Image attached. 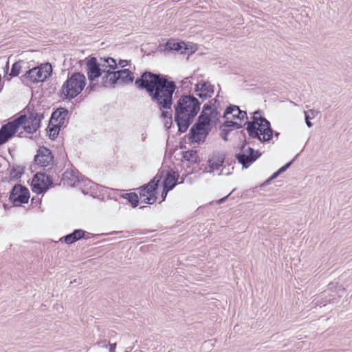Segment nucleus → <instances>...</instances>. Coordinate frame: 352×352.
<instances>
[{
  "label": "nucleus",
  "instance_id": "6",
  "mask_svg": "<svg viewBox=\"0 0 352 352\" xmlns=\"http://www.w3.org/2000/svg\"><path fill=\"white\" fill-rule=\"evenodd\" d=\"M42 118V115L31 113L29 116L22 115L15 119V121L19 129H22L27 133H32L40 127Z\"/></svg>",
  "mask_w": 352,
  "mask_h": 352
},
{
  "label": "nucleus",
  "instance_id": "13",
  "mask_svg": "<svg viewBox=\"0 0 352 352\" xmlns=\"http://www.w3.org/2000/svg\"><path fill=\"white\" fill-rule=\"evenodd\" d=\"M35 162L41 167L51 166L53 162V156L50 149L45 147H40L37 155L35 156Z\"/></svg>",
  "mask_w": 352,
  "mask_h": 352
},
{
  "label": "nucleus",
  "instance_id": "28",
  "mask_svg": "<svg viewBox=\"0 0 352 352\" xmlns=\"http://www.w3.org/2000/svg\"><path fill=\"white\" fill-rule=\"evenodd\" d=\"M126 199L131 204L133 207H136L138 203V197L135 193L126 194Z\"/></svg>",
  "mask_w": 352,
  "mask_h": 352
},
{
  "label": "nucleus",
  "instance_id": "7",
  "mask_svg": "<svg viewBox=\"0 0 352 352\" xmlns=\"http://www.w3.org/2000/svg\"><path fill=\"white\" fill-rule=\"evenodd\" d=\"M164 50L167 51H175L180 54L190 56L194 54L197 50V45L190 42H177L175 39H169L164 45Z\"/></svg>",
  "mask_w": 352,
  "mask_h": 352
},
{
  "label": "nucleus",
  "instance_id": "20",
  "mask_svg": "<svg viewBox=\"0 0 352 352\" xmlns=\"http://www.w3.org/2000/svg\"><path fill=\"white\" fill-rule=\"evenodd\" d=\"M85 232L82 230H76L74 232L65 236L64 240L67 244H72L84 236Z\"/></svg>",
  "mask_w": 352,
  "mask_h": 352
},
{
  "label": "nucleus",
  "instance_id": "16",
  "mask_svg": "<svg viewBox=\"0 0 352 352\" xmlns=\"http://www.w3.org/2000/svg\"><path fill=\"white\" fill-rule=\"evenodd\" d=\"M196 91L200 98L211 97L214 92L213 86L208 82L201 81L196 85Z\"/></svg>",
  "mask_w": 352,
  "mask_h": 352
},
{
  "label": "nucleus",
  "instance_id": "26",
  "mask_svg": "<svg viewBox=\"0 0 352 352\" xmlns=\"http://www.w3.org/2000/svg\"><path fill=\"white\" fill-rule=\"evenodd\" d=\"M51 124H52L50 123L48 134H49V137L51 139L54 140L57 137V135L59 133V130H60L59 126H58L59 124H57V123H56V124H54L53 126H52V127L50 126Z\"/></svg>",
  "mask_w": 352,
  "mask_h": 352
},
{
  "label": "nucleus",
  "instance_id": "14",
  "mask_svg": "<svg viewBox=\"0 0 352 352\" xmlns=\"http://www.w3.org/2000/svg\"><path fill=\"white\" fill-rule=\"evenodd\" d=\"M209 129L200 126L198 125L194 126L191 129V140L197 143L204 142L207 135L208 134Z\"/></svg>",
  "mask_w": 352,
  "mask_h": 352
},
{
  "label": "nucleus",
  "instance_id": "19",
  "mask_svg": "<svg viewBox=\"0 0 352 352\" xmlns=\"http://www.w3.org/2000/svg\"><path fill=\"white\" fill-rule=\"evenodd\" d=\"M177 182L175 173L169 171L166 173V177L163 181V187L170 190L174 188Z\"/></svg>",
  "mask_w": 352,
  "mask_h": 352
},
{
  "label": "nucleus",
  "instance_id": "33",
  "mask_svg": "<svg viewBox=\"0 0 352 352\" xmlns=\"http://www.w3.org/2000/svg\"><path fill=\"white\" fill-rule=\"evenodd\" d=\"M20 67H12L10 75L16 76L19 74Z\"/></svg>",
  "mask_w": 352,
  "mask_h": 352
},
{
  "label": "nucleus",
  "instance_id": "21",
  "mask_svg": "<svg viewBox=\"0 0 352 352\" xmlns=\"http://www.w3.org/2000/svg\"><path fill=\"white\" fill-rule=\"evenodd\" d=\"M111 68L113 69V71L108 70L105 73L104 77L106 78V80L104 81V83L105 84L120 83L119 77H118V71H115V69H117L118 67H111Z\"/></svg>",
  "mask_w": 352,
  "mask_h": 352
},
{
  "label": "nucleus",
  "instance_id": "37",
  "mask_svg": "<svg viewBox=\"0 0 352 352\" xmlns=\"http://www.w3.org/2000/svg\"><path fill=\"white\" fill-rule=\"evenodd\" d=\"M39 66H49V67H51L52 65L50 63L47 62V63H45L44 64L41 63Z\"/></svg>",
  "mask_w": 352,
  "mask_h": 352
},
{
  "label": "nucleus",
  "instance_id": "5",
  "mask_svg": "<svg viewBox=\"0 0 352 352\" xmlns=\"http://www.w3.org/2000/svg\"><path fill=\"white\" fill-rule=\"evenodd\" d=\"M162 177L163 172L158 173L153 180L140 188L139 193L142 202L153 204L156 201V188Z\"/></svg>",
  "mask_w": 352,
  "mask_h": 352
},
{
  "label": "nucleus",
  "instance_id": "10",
  "mask_svg": "<svg viewBox=\"0 0 352 352\" xmlns=\"http://www.w3.org/2000/svg\"><path fill=\"white\" fill-rule=\"evenodd\" d=\"M52 184V181L47 175L38 173L34 176L31 185L34 192L41 194L46 190Z\"/></svg>",
  "mask_w": 352,
  "mask_h": 352
},
{
  "label": "nucleus",
  "instance_id": "39",
  "mask_svg": "<svg viewBox=\"0 0 352 352\" xmlns=\"http://www.w3.org/2000/svg\"><path fill=\"white\" fill-rule=\"evenodd\" d=\"M291 164H292V162L287 163V168L290 166Z\"/></svg>",
  "mask_w": 352,
  "mask_h": 352
},
{
  "label": "nucleus",
  "instance_id": "1",
  "mask_svg": "<svg viewBox=\"0 0 352 352\" xmlns=\"http://www.w3.org/2000/svg\"><path fill=\"white\" fill-rule=\"evenodd\" d=\"M135 85L140 89H145L162 111V117L167 124L172 120V98L175 89V85L172 81L160 78V76L151 72L144 73L140 78L135 80Z\"/></svg>",
  "mask_w": 352,
  "mask_h": 352
},
{
  "label": "nucleus",
  "instance_id": "3",
  "mask_svg": "<svg viewBox=\"0 0 352 352\" xmlns=\"http://www.w3.org/2000/svg\"><path fill=\"white\" fill-rule=\"evenodd\" d=\"M247 131L250 136L260 141H267L272 135L270 122L258 111L253 113L252 121L248 122Z\"/></svg>",
  "mask_w": 352,
  "mask_h": 352
},
{
  "label": "nucleus",
  "instance_id": "2",
  "mask_svg": "<svg viewBox=\"0 0 352 352\" xmlns=\"http://www.w3.org/2000/svg\"><path fill=\"white\" fill-rule=\"evenodd\" d=\"M200 109L198 100L190 96H182L175 107V121L179 130L185 132Z\"/></svg>",
  "mask_w": 352,
  "mask_h": 352
},
{
  "label": "nucleus",
  "instance_id": "34",
  "mask_svg": "<svg viewBox=\"0 0 352 352\" xmlns=\"http://www.w3.org/2000/svg\"><path fill=\"white\" fill-rule=\"evenodd\" d=\"M129 64H131V61L130 60H121V59L119 60L120 66H126Z\"/></svg>",
  "mask_w": 352,
  "mask_h": 352
},
{
  "label": "nucleus",
  "instance_id": "36",
  "mask_svg": "<svg viewBox=\"0 0 352 352\" xmlns=\"http://www.w3.org/2000/svg\"><path fill=\"white\" fill-rule=\"evenodd\" d=\"M234 124H236L237 126V127L241 126V124H238V123L234 122L232 121L227 122V126H231V125H234Z\"/></svg>",
  "mask_w": 352,
  "mask_h": 352
},
{
  "label": "nucleus",
  "instance_id": "38",
  "mask_svg": "<svg viewBox=\"0 0 352 352\" xmlns=\"http://www.w3.org/2000/svg\"><path fill=\"white\" fill-rule=\"evenodd\" d=\"M227 197H228V196H226V197H223V198H222V199H220L217 201V202H218V204H221V203H223Z\"/></svg>",
  "mask_w": 352,
  "mask_h": 352
},
{
  "label": "nucleus",
  "instance_id": "25",
  "mask_svg": "<svg viewBox=\"0 0 352 352\" xmlns=\"http://www.w3.org/2000/svg\"><path fill=\"white\" fill-rule=\"evenodd\" d=\"M88 78L91 81L95 80L101 75L100 67H89L87 72Z\"/></svg>",
  "mask_w": 352,
  "mask_h": 352
},
{
  "label": "nucleus",
  "instance_id": "17",
  "mask_svg": "<svg viewBox=\"0 0 352 352\" xmlns=\"http://www.w3.org/2000/svg\"><path fill=\"white\" fill-rule=\"evenodd\" d=\"M103 63H98L96 58L89 57L86 63V66H100V65L107 64V66H117L116 60L113 58H100Z\"/></svg>",
  "mask_w": 352,
  "mask_h": 352
},
{
  "label": "nucleus",
  "instance_id": "11",
  "mask_svg": "<svg viewBox=\"0 0 352 352\" xmlns=\"http://www.w3.org/2000/svg\"><path fill=\"white\" fill-rule=\"evenodd\" d=\"M52 72V67H32L26 76L32 82H43Z\"/></svg>",
  "mask_w": 352,
  "mask_h": 352
},
{
  "label": "nucleus",
  "instance_id": "30",
  "mask_svg": "<svg viewBox=\"0 0 352 352\" xmlns=\"http://www.w3.org/2000/svg\"><path fill=\"white\" fill-rule=\"evenodd\" d=\"M223 161L218 160L217 162H212L210 164V169L212 171H214L215 169H218L220 166H222Z\"/></svg>",
  "mask_w": 352,
  "mask_h": 352
},
{
  "label": "nucleus",
  "instance_id": "41",
  "mask_svg": "<svg viewBox=\"0 0 352 352\" xmlns=\"http://www.w3.org/2000/svg\"><path fill=\"white\" fill-rule=\"evenodd\" d=\"M125 352H128V351H125Z\"/></svg>",
  "mask_w": 352,
  "mask_h": 352
},
{
  "label": "nucleus",
  "instance_id": "9",
  "mask_svg": "<svg viewBox=\"0 0 352 352\" xmlns=\"http://www.w3.org/2000/svg\"><path fill=\"white\" fill-rule=\"evenodd\" d=\"M30 198L29 190L27 188L20 184L15 185L10 195V199L14 206H20L21 204L28 202Z\"/></svg>",
  "mask_w": 352,
  "mask_h": 352
},
{
  "label": "nucleus",
  "instance_id": "15",
  "mask_svg": "<svg viewBox=\"0 0 352 352\" xmlns=\"http://www.w3.org/2000/svg\"><path fill=\"white\" fill-rule=\"evenodd\" d=\"M224 117L227 120L233 118H237L241 121L248 118L246 111L240 110L237 106L228 107L224 112Z\"/></svg>",
  "mask_w": 352,
  "mask_h": 352
},
{
  "label": "nucleus",
  "instance_id": "35",
  "mask_svg": "<svg viewBox=\"0 0 352 352\" xmlns=\"http://www.w3.org/2000/svg\"><path fill=\"white\" fill-rule=\"evenodd\" d=\"M109 352H115L116 347V343L113 344H109Z\"/></svg>",
  "mask_w": 352,
  "mask_h": 352
},
{
  "label": "nucleus",
  "instance_id": "12",
  "mask_svg": "<svg viewBox=\"0 0 352 352\" xmlns=\"http://www.w3.org/2000/svg\"><path fill=\"white\" fill-rule=\"evenodd\" d=\"M19 130L15 120L3 125L0 129V145L8 142Z\"/></svg>",
  "mask_w": 352,
  "mask_h": 352
},
{
  "label": "nucleus",
  "instance_id": "22",
  "mask_svg": "<svg viewBox=\"0 0 352 352\" xmlns=\"http://www.w3.org/2000/svg\"><path fill=\"white\" fill-rule=\"evenodd\" d=\"M206 111L207 109L205 108L202 112V114L199 117V122L196 125L206 127L210 129L212 118L208 115Z\"/></svg>",
  "mask_w": 352,
  "mask_h": 352
},
{
  "label": "nucleus",
  "instance_id": "31",
  "mask_svg": "<svg viewBox=\"0 0 352 352\" xmlns=\"http://www.w3.org/2000/svg\"><path fill=\"white\" fill-rule=\"evenodd\" d=\"M97 346L100 348H105L107 349L109 345V342L107 340H100L96 343Z\"/></svg>",
  "mask_w": 352,
  "mask_h": 352
},
{
  "label": "nucleus",
  "instance_id": "24",
  "mask_svg": "<svg viewBox=\"0 0 352 352\" xmlns=\"http://www.w3.org/2000/svg\"><path fill=\"white\" fill-rule=\"evenodd\" d=\"M319 113V111L315 109H309L308 111H305V122L308 127L310 128L313 125L310 120L315 118L318 115Z\"/></svg>",
  "mask_w": 352,
  "mask_h": 352
},
{
  "label": "nucleus",
  "instance_id": "29",
  "mask_svg": "<svg viewBox=\"0 0 352 352\" xmlns=\"http://www.w3.org/2000/svg\"><path fill=\"white\" fill-rule=\"evenodd\" d=\"M184 157L190 160V159L193 161L196 159V152L193 151H187L184 155Z\"/></svg>",
  "mask_w": 352,
  "mask_h": 352
},
{
  "label": "nucleus",
  "instance_id": "27",
  "mask_svg": "<svg viewBox=\"0 0 352 352\" xmlns=\"http://www.w3.org/2000/svg\"><path fill=\"white\" fill-rule=\"evenodd\" d=\"M286 170V165L283 166L278 170L275 172L270 178H268L265 182H263L262 186H265L270 184V182L278 177L281 173H284Z\"/></svg>",
  "mask_w": 352,
  "mask_h": 352
},
{
  "label": "nucleus",
  "instance_id": "40",
  "mask_svg": "<svg viewBox=\"0 0 352 352\" xmlns=\"http://www.w3.org/2000/svg\"><path fill=\"white\" fill-rule=\"evenodd\" d=\"M17 63H18L17 62H16V63H14L12 65V66H13V67L16 66Z\"/></svg>",
  "mask_w": 352,
  "mask_h": 352
},
{
  "label": "nucleus",
  "instance_id": "23",
  "mask_svg": "<svg viewBox=\"0 0 352 352\" xmlns=\"http://www.w3.org/2000/svg\"><path fill=\"white\" fill-rule=\"evenodd\" d=\"M120 82H130L133 80V74L128 69H124L118 71Z\"/></svg>",
  "mask_w": 352,
  "mask_h": 352
},
{
  "label": "nucleus",
  "instance_id": "18",
  "mask_svg": "<svg viewBox=\"0 0 352 352\" xmlns=\"http://www.w3.org/2000/svg\"><path fill=\"white\" fill-rule=\"evenodd\" d=\"M67 113V110L65 109H57L52 115L50 124H52L54 120H56L57 124H63Z\"/></svg>",
  "mask_w": 352,
  "mask_h": 352
},
{
  "label": "nucleus",
  "instance_id": "8",
  "mask_svg": "<svg viewBox=\"0 0 352 352\" xmlns=\"http://www.w3.org/2000/svg\"><path fill=\"white\" fill-rule=\"evenodd\" d=\"M260 155L261 153L258 151L244 145L242 146L240 152L236 155V157L238 162L242 164L243 167L246 168L256 161Z\"/></svg>",
  "mask_w": 352,
  "mask_h": 352
},
{
  "label": "nucleus",
  "instance_id": "32",
  "mask_svg": "<svg viewBox=\"0 0 352 352\" xmlns=\"http://www.w3.org/2000/svg\"><path fill=\"white\" fill-rule=\"evenodd\" d=\"M169 191L168 189H166L163 187V191L162 192V195H161V197H162V200L160 201V202L163 201L165 200L166 197V195H167V193Z\"/></svg>",
  "mask_w": 352,
  "mask_h": 352
},
{
  "label": "nucleus",
  "instance_id": "4",
  "mask_svg": "<svg viewBox=\"0 0 352 352\" xmlns=\"http://www.w3.org/2000/svg\"><path fill=\"white\" fill-rule=\"evenodd\" d=\"M85 85V76L80 73H75L63 83L60 89L61 96L67 99L74 98L83 90Z\"/></svg>",
  "mask_w": 352,
  "mask_h": 352
}]
</instances>
